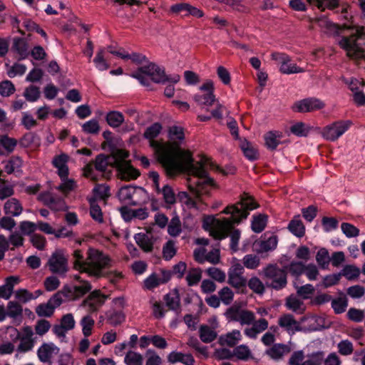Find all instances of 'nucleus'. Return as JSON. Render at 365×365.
I'll use <instances>...</instances> for the list:
<instances>
[{"mask_svg": "<svg viewBox=\"0 0 365 365\" xmlns=\"http://www.w3.org/2000/svg\"><path fill=\"white\" fill-rule=\"evenodd\" d=\"M79 285H66L61 292H58L53 295L48 302L53 306L55 309L59 307L63 302V297L68 300L76 299L91 289V284L86 281H80Z\"/></svg>", "mask_w": 365, "mask_h": 365, "instance_id": "5", "label": "nucleus"}, {"mask_svg": "<svg viewBox=\"0 0 365 365\" xmlns=\"http://www.w3.org/2000/svg\"><path fill=\"white\" fill-rule=\"evenodd\" d=\"M54 310L55 309L53 308V306L51 305L48 302L39 304L36 308V312L38 316L43 317H51L53 314Z\"/></svg>", "mask_w": 365, "mask_h": 365, "instance_id": "57", "label": "nucleus"}, {"mask_svg": "<svg viewBox=\"0 0 365 365\" xmlns=\"http://www.w3.org/2000/svg\"><path fill=\"white\" fill-rule=\"evenodd\" d=\"M214 91L213 82L207 80L199 87L200 92L194 95L193 99L199 105L211 106L216 101Z\"/></svg>", "mask_w": 365, "mask_h": 365, "instance_id": "12", "label": "nucleus"}, {"mask_svg": "<svg viewBox=\"0 0 365 365\" xmlns=\"http://www.w3.org/2000/svg\"><path fill=\"white\" fill-rule=\"evenodd\" d=\"M39 199L51 209L59 211L66 208V204L61 198H55L50 192L42 193Z\"/></svg>", "mask_w": 365, "mask_h": 365, "instance_id": "23", "label": "nucleus"}, {"mask_svg": "<svg viewBox=\"0 0 365 365\" xmlns=\"http://www.w3.org/2000/svg\"><path fill=\"white\" fill-rule=\"evenodd\" d=\"M324 351H317L306 354L303 350L294 351L289 359V365H322Z\"/></svg>", "mask_w": 365, "mask_h": 365, "instance_id": "8", "label": "nucleus"}, {"mask_svg": "<svg viewBox=\"0 0 365 365\" xmlns=\"http://www.w3.org/2000/svg\"><path fill=\"white\" fill-rule=\"evenodd\" d=\"M26 71V66L21 63H15L7 69V74L10 78L22 76Z\"/></svg>", "mask_w": 365, "mask_h": 365, "instance_id": "60", "label": "nucleus"}, {"mask_svg": "<svg viewBox=\"0 0 365 365\" xmlns=\"http://www.w3.org/2000/svg\"><path fill=\"white\" fill-rule=\"evenodd\" d=\"M162 130L161 124L155 123L149 126L144 133V137L150 140V145L151 146V142L155 141L153 139L156 138Z\"/></svg>", "mask_w": 365, "mask_h": 365, "instance_id": "48", "label": "nucleus"}, {"mask_svg": "<svg viewBox=\"0 0 365 365\" xmlns=\"http://www.w3.org/2000/svg\"><path fill=\"white\" fill-rule=\"evenodd\" d=\"M290 351L289 346L282 344H276L266 351L267 354L274 360L280 359L283 356Z\"/></svg>", "mask_w": 365, "mask_h": 365, "instance_id": "29", "label": "nucleus"}, {"mask_svg": "<svg viewBox=\"0 0 365 365\" xmlns=\"http://www.w3.org/2000/svg\"><path fill=\"white\" fill-rule=\"evenodd\" d=\"M168 232L170 235L177 237L181 232V223L178 217H174L168 226Z\"/></svg>", "mask_w": 365, "mask_h": 365, "instance_id": "53", "label": "nucleus"}, {"mask_svg": "<svg viewBox=\"0 0 365 365\" xmlns=\"http://www.w3.org/2000/svg\"><path fill=\"white\" fill-rule=\"evenodd\" d=\"M14 297L16 300L21 303H26L33 299L32 293L26 289H19L14 292Z\"/></svg>", "mask_w": 365, "mask_h": 365, "instance_id": "61", "label": "nucleus"}, {"mask_svg": "<svg viewBox=\"0 0 365 365\" xmlns=\"http://www.w3.org/2000/svg\"><path fill=\"white\" fill-rule=\"evenodd\" d=\"M88 201L90 203V215L92 219L98 223H103V217L101 207L96 203L94 199L89 198Z\"/></svg>", "mask_w": 365, "mask_h": 365, "instance_id": "40", "label": "nucleus"}, {"mask_svg": "<svg viewBox=\"0 0 365 365\" xmlns=\"http://www.w3.org/2000/svg\"><path fill=\"white\" fill-rule=\"evenodd\" d=\"M142 195H145V191L143 188L126 185L119 190L118 196L119 200L124 203L137 205L138 203V197Z\"/></svg>", "mask_w": 365, "mask_h": 365, "instance_id": "14", "label": "nucleus"}, {"mask_svg": "<svg viewBox=\"0 0 365 365\" xmlns=\"http://www.w3.org/2000/svg\"><path fill=\"white\" fill-rule=\"evenodd\" d=\"M112 259L106 254L98 250L90 248L88 250L86 267L84 272L89 276L98 277L101 276L103 269L112 265Z\"/></svg>", "mask_w": 365, "mask_h": 365, "instance_id": "6", "label": "nucleus"}, {"mask_svg": "<svg viewBox=\"0 0 365 365\" xmlns=\"http://www.w3.org/2000/svg\"><path fill=\"white\" fill-rule=\"evenodd\" d=\"M348 302L346 297H339L331 301V307L336 314L344 312L347 308Z\"/></svg>", "mask_w": 365, "mask_h": 365, "instance_id": "51", "label": "nucleus"}, {"mask_svg": "<svg viewBox=\"0 0 365 365\" xmlns=\"http://www.w3.org/2000/svg\"><path fill=\"white\" fill-rule=\"evenodd\" d=\"M73 257L75 258L74 268L81 272H84L86 267H87L86 259L83 260V255L82 252L79 250H75Z\"/></svg>", "mask_w": 365, "mask_h": 365, "instance_id": "55", "label": "nucleus"}, {"mask_svg": "<svg viewBox=\"0 0 365 365\" xmlns=\"http://www.w3.org/2000/svg\"><path fill=\"white\" fill-rule=\"evenodd\" d=\"M243 267L249 269H257L260 264V259L255 255H246L242 259Z\"/></svg>", "mask_w": 365, "mask_h": 365, "instance_id": "47", "label": "nucleus"}, {"mask_svg": "<svg viewBox=\"0 0 365 365\" xmlns=\"http://www.w3.org/2000/svg\"><path fill=\"white\" fill-rule=\"evenodd\" d=\"M124 362L126 365H143V356L138 352L130 351L126 354Z\"/></svg>", "mask_w": 365, "mask_h": 365, "instance_id": "49", "label": "nucleus"}, {"mask_svg": "<svg viewBox=\"0 0 365 365\" xmlns=\"http://www.w3.org/2000/svg\"><path fill=\"white\" fill-rule=\"evenodd\" d=\"M108 323L112 326H118L125 321V314L122 311L110 310L106 314Z\"/></svg>", "mask_w": 365, "mask_h": 365, "instance_id": "39", "label": "nucleus"}, {"mask_svg": "<svg viewBox=\"0 0 365 365\" xmlns=\"http://www.w3.org/2000/svg\"><path fill=\"white\" fill-rule=\"evenodd\" d=\"M249 288L256 294H262L264 291V285L257 277H252L247 282Z\"/></svg>", "mask_w": 365, "mask_h": 365, "instance_id": "46", "label": "nucleus"}, {"mask_svg": "<svg viewBox=\"0 0 365 365\" xmlns=\"http://www.w3.org/2000/svg\"><path fill=\"white\" fill-rule=\"evenodd\" d=\"M60 349L53 343H44L38 347L37 356L42 363H51V359L59 354Z\"/></svg>", "mask_w": 365, "mask_h": 365, "instance_id": "18", "label": "nucleus"}, {"mask_svg": "<svg viewBox=\"0 0 365 365\" xmlns=\"http://www.w3.org/2000/svg\"><path fill=\"white\" fill-rule=\"evenodd\" d=\"M267 224V216L264 215H258L253 217L252 221V230L256 232H261Z\"/></svg>", "mask_w": 365, "mask_h": 365, "instance_id": "44", "label": "nucleus"}, {"mask_svg": "<svg viewBox=\"0 0 365 365\" xmlns=\"http://www.w3.org/2000/svg\"><path fill=\"white\" fill-rule=\"evenodd\" d=\"M257 207L255 202L250 197L243 198L236 205L227 206L222 212L230 215V217L217 219L214 216L205 217L203 220L202 227L209 231L211 236L216 240H222L227 237L229 232L235 225L239 224L246 219L249 210Z\"/></svg>", "mask_w": 365, "mask_h": 365, "instance_id": "2", "label": "nucleus"}, {"mask_svg": "<svg viewBox=\"0 0 365 365\" xmlns=\"http://www.w3.org/2000/svg\"><path fill=\"white\" fill-rule=\"evenodd\" d=\"M262 274L267 279V285L274 289H281L287 284V274L285 271L275 265H267L262 270Z\"/></svg>", "mask_w": 365, "mask_h": 365, "instance_id": "7", "label": "nucleus"}, {"mask_svg": "<svg viewBox=\"0 0 365 365\" xmlns=\"http://www.w3.org/2000/svg\"><path fill=\"white\" fill-rule=\"evenodd\" d=\"M240 148L244 155L250 160H255L258 158L257 149L252 143L244 139L240 142Z\"/></svg>", "mask_w": 365, "mask_h": 365, "instance_id": "30", "label": "nucleus"}, {"mask_svg": "<svg viewBox=\"0 0 365 365\" xmlns=\"http://www.w3.org/2000/svg\"><path fill=\"white\" fill-rule=\"evenodd\" d=\"M79 324L81 327L83 336H90L92 334L95 326V320L90 314L83 316L80 320Z\"/></svg>", "mask_w": 365, "mask_h": 365, "instance_id": "34", "label": "nucleus"}, {"mask_svg": "<svg viewBox=\"0 0 365 365\" xmlns=\"http://www.w3.org/2000/svg\"><path fill=\"white\" fill-rule=\"evenodd\" d=\"M4 211L6 215H11L12 217H17L21 214L23 207L17 199L11 198L5 202L4 205Z\"/></svg>", "mask_w": 365, "mask_h": 365, "instance_id": "28", "label": "nucleus"}, {"mask_svg": "<svg viewBox=\"0 0 365 365\" xmlns=\"http://www.w3.org/2000/svg\"><path fill=\"white\" fill-rule=\"evenodd\" d=\"M83 132L88 134H96L100 130L98 120L91 119L82 125Z\"/></svg>", "mask_w": 365, "mask_h": 365, "instance_id": "56", "label": "nucleus"}, {"mask_svg": "<svg viewBox=\"0 0 365 365\" xmlns=\"http://www.w3.org/2000/svg\"><path fill=\"white\" fill-rule=\"evenodd\" d=\"M106 119L110 127L118 128L123 123L124 116L119 111L112 110L107 113Z\"/></svg>", "mask_w": 365, "mask_h": 365, "instance_id": "37", "label": "nucleus"}, {"mask_svg": "<svg viewBox=\"0 0 365 365\" xmlns=\"http://www.w3.org/2000/svg\"><path fill=\"white\" fill-rule=\"evenodd\" d=\"M242 339V334L239 330H232L225 334L221 335L219 342L222 346H234Z\"/></svg>", "mask_w": 365, "mask_h": 365, "instance_id": "26", "label": "nucleus"}, {"mask_svg": "<svg viewBox=\"0 0 365 365\" xmlns=\"http://www.w3.org/2000/svg\"><path fill=\"white\" fill-rule=\"evenodd\" d=\"M244 267L240 261L237 258H232L231 266L228 269V281L227 282L236 289L245 287L247 279L243 276Z\"/></svg>", "mask_w": 365, "mask_h": 365, "instance_id": "10", "label": "nucleus"}, {"mask_svg": "<svg viewBox=\"0 0 365 365\" xmlns=\"http://www.w3.org/2000/svg\"><path fill=\"white\" fill-rule=\"evenodd\" d=\"M278 324L289 334H293L296 331L302 330L299 323L297 322L291 314H284L279 317Z\"/></svg>", "mask_w": 365, "mask_h": 365, "instance_id": "22", "label": "nucleus"}, {"mask_svg": "<svg viewBox=\"0 0 365 365\" xmlns=\"http://www.w3.org/2000/svg\"><path fill=\"white\" fill-rule=\"evenodd\" d=\"M120 178L125 180L136 179L139 172L135 169L128 161L118 162L117 165Z\"/></svg>", "mask_w": 365, "mask_h": 365, "instance_id": "21", "label": "nucleus"}, {"mask_svg": "<svg viewBox=\"0 0 365 365\" xmlns=\"http://www.w3.org/2000/svg\"><path fill=\"white\" fill-rule=\"evenodd\" d=\"M351 124L349 120L336 121L324 128L322 135L328 140L334 141L346 132Z\"/></svg>", "mask_w": 365, "mask_h": 365, "instance_id": "13", "label": "nucleus"}, {"mask_svg": "<svg viewBox=\"0 0 365 365\" xmlns=\"http://www.w3.org/2000/svg\"><path fill=\"white\" fill-rule=\"evenodd\" d=\"M207 274L215 279L217 282H224L226 279V274L225 272L222 271L221 269L217 268V267H210L207 269Z\"/></svg>", "mask_w": 365, "mask_h": 365, "instance_id": "62", "label": "nucleus"}, {"mask_svg": "<svg viewBox=\"0 0 365 365\" xmlns=\"http://www.w3.org/2000/svg\"><path fill=\"white\" fill-rule=\"evenodd\" d=\"M219 297L225 305L230 304L234 298V292L228 287H225L218 292Z\"/></svg>", "mask_w": 365, "mask_h": 365, "instance_id": "54", "label": "nucleus"}, {"mask_svg": "<svg viewBox=\"0 0 365 365\" xmlns=\"http://www.w3.org/2000/svg\"><path fill=\"white\" fill-rule=\"evenodd\" d=\"M158 193L162 195L164 202L168 207L176 201V197L173 189L169 185H165L162 188L156 190Z\"/></svg>", "mask_w": 365, "mask_h": 365, "instance_id": "33", "label": "nucleus"}, {"mask_svg": "<svg viewBox=\"0 0 365 365\" xmlns=\"http://www.w3.org/2000/svg\"><path fill=\"white\" fill-rule=\"evenodd\" d=\"M278 240L276 235H270L267 236L266 234L259 240L253 244V250L262 254L274 250L277 247Z\"/></svg>", "mask_w": 365, "mask_h": 365, "instance_id": "17", "label": "nucleus"}, {"mask_svg": "<svg viewBox=\"0 0 365 365\" xmlns=\"http://www.w3.org/2000/svg\"><path fill=\"white\" fill-rule=\"evenodd\" d=\"M336 346L339 353L342 356H349L354 351L353 344L348 339L341 340Z\"/></svg>", "mask_w": 365, "mask_h": 365, "instance_id": "50", "label": "nucleus"}, {"mask_svg": "<svg viewBox=\"0 0 365 365\" xmlns=\"http://www.w3.org/2000/svg\"><path fill=\"white\" fill-rule=\"evenodd\" d=\"M19 228L23 235H30L37 230V223L22 221L20 222Z\"/></svg>", "mask_w": 365, "mask_h": 365, "instance_id": "64", "label": "nucleus"}, {"mask_svg": "<svg viewBox=\"0 0 365 365\" xmlns=\"http://www.w3.org/2000/svg\"><path fill=\"white\" fill-rule=\"evenodd\" d=\"M227 316L241 324H251L255 319V314L246 310L234 311L230 309L227 311Z\"/></svg>", "mask_w": 365, "mask_h": 365, "instance_id": "20", "label": "nucleus"}, {"mask_svg": "<svg viewBox=\"0 0 365 365\" xmlns=\"http://www.w3.org/2000/svg\"><path fill=\"white\" fill-rule=\"evenodd\" d=\"M202 278V269L200 268H192L187 272L186 281L189 286L196 285Z\"/></svg>", "mask_w": 365, "mask_h": 365, "instance_id": "43", "label": "nucleus"}, {"mask_svg": "<svg viewBox=\"0 0 365 365\" xmlns=\"http://www.w3.org/2000/svg\"><path fill=\"white\" fill-rule=\"evenodd\" d=\"M141 85L148 87L150 82L165 84L166 82L177 83L180 81L179 75L167 76L163 68L155 63H150L140 67L137 71L131 74Z\"/></svg>", "mask_w": 365, "mask_h": 365, "instance_id": "3", "label": "nucleus"}, {"mask_svg": "<svg viewBox=\"0 0 365 365\" xmlns=\"http://www.w3.org/2000/svg\"><path fill=\"white\" fill-rule=\"evenodd\" d=\"M11 51L16 53L19 59H24L29 55V46L25 39L15 38L13 41Z\"/></svg>", "mask_w": 365, "mask_h": 365, "instance_id": "25", "label": "nucleus"}, {"mask_svg": "<svg viewBox=\"0 0 365 365\" xmlns=\"http://www.w3.org/2000/svg\"><path fill=\"white\" fill-rule=\"evenodd\" d=\"M288 228L289 231L298 237L304 236L305 233V227L300 220L299 216L294 217L289 222Z\"/></svg>", "mask_w": 365, "mask_h": 365, "instance_id": "35", "label": "nucleus"}, {"mask_svg": "<svg viewBox=\"0 0 365 365\" xmlns=\"http://www.w3.org/2000/svg\"><path fill=\"white\" fill-rule=\"evenodd\" d=\"M49 270L61 276H63L68 270V257L64 250H56L49 257L48 262Z\"/></svg>", "mask_w": 365, "mask_h": 365, "instance_id": "9", "label": "nucleus"}, {"mask_svg": "<svg viewBox=\"0 0 365 365\" xmlns=\"http://www.w3.org/2000/svg\"><path fill=\"white\" fill-rule=\"evenodd\" d=\"M233 356L240 360L247 361L252 356V352L247 345L242 344L234 349Z\"/></svg>", "mask_w": 365, "mask_h": 365, "instance_id": "42", "label": "nucleus"}, {"mask_svg": "<svg viewBox=\"0 0 365 365\" xmlns=\"http://www.w3.org/2000/svg\"><path fill=\"white\" fill-rule=\"evenodd\" d=\"M61 180L62 183L58 187V189L63 194H68L76 188V182L71 179H68L67 176L66 178H61Z\"/></svg>", "mask_w": 365, "mask_h": 365, "instance_id": "59", "label": "nucleus"}, {"mask_svg": "<svg viewBox=\"0 0 365 365\" xmlns=\"http://www.w3.org/2000/svg\"><path fill=\"white\" fill-rule=\"evenodd\" d=\"M219 324L216 317H212L208 320V324H202L199 329V335L202 341L210 343L213 341L217 336L216 329Z\"/></svg>", "mask_w": 365, "mask_h": 365, "instance_id": "15", "label": "nucleus"}, {"mask_svg": "<svg viewBox=\"0 0 365 365\" xmlns=\"http://www.w3.org/2000/svg\"><path fill=\"white\" fill-rule=\"evenodd\" d=\"M168 360L172 364L181 362L185 365H194L195 362L193 356L191 354L176 351H173L168 354Z\"/></svg>", "mask_w": 365, "mask_h": 365, "instance_id": "27", "label": "nucleus"}, {"mask_svg": "<svg viewBox=\"0 0 365 365\" xmlns=\"http://www.w3.org/2000/svg\"><path fill=\"white\" fill-rule=\"evenodd\" d=\"M34 332L30 327H25L23 329V334L20 337V344L17 348L18 352L25 353L31 351L34 346L33 339Z\"/></svg>", "mask_w": 365, "mask_h": 365, "instance_id": "19", "label": "nucleus"}, {"mask_svg": "<svg viewBox=\"0 0 365 365\" xmlns=\"http://www.w3.org/2000/svg\"><path fill=\"white\" fill-rule=\"evenodd\" d=\"M251 327L245 329V334L250 339H256L259 334L266 330L268 327V322L265 319H260L253 322Z\"/></svg>", "mask_w": 365, "mask_h": 365, "instance_id": "24", "label": "nucleus"}, {"mask_svg": "<svg viewBox=\"0 0 365 365\" xmlns=\"http://www.w3.org/2000/svg\"><path fill=\"white\" fill-rule=\"evenodd\" d=\"M106 49L101 48L96 53L95 58H93V63L96 68L100 71H106L109 68V64L105 58Z\"/></svg>", "mask_w": 365, "mask_h": 365, "instance_id": "36", "label": "nucleus"}, {"mask_svg": "<svg viewBox=\"0 0 365 365\" xmlns=\"http://www.w3.org/2000/svg\"><path fill=\"white\" fill-rule=\"evenodd\" d=\"M286 306L289 310L299 314L302 313L305 309L303 301L295 295H291L287 299Z\"/></svg>", "mask_w": 365, "mask_h": 365, "instance_id": "32", "label": "nucleus"}, {"mask_svg": "<svg viewBox=\"0 0 365 365\" xmlns=\"http://www.w3.org/2000/svg\"><path fill=\"white\" fill-rule=\"evenodd\" d=\"M106 297L99 292L96 291L92 292L89 298L86 301V303L93 309H96L104 303Z\"/></svg>", "mask_w": 365, "mask_h": 365, "instance_id": "41", "label": "nucleus"}, {"mask_svg": "<svg viewBox=\"0 0 365 365\" xmlns=\"http://www.w3.org/2000/svg\"><path fill=\"white\" fill-rule=\"evenodd\" d=\"M324 103L319 99L314 98H305L297 101L292 106V110L296 112H312L324 108Z\"/></svg>", "mask_w": 365, "mask_h": 365, "instance_id": "16", "label": "nucleus"}, {"mask_svg": "<svg viewBox=\"0 0 365 365\" xmlns=\"http://www.w3.org/2000/svg\"><path fill=\"white\" fill-rule=\"evenodd\" d=\"M22 160L19 157H14L5 162L4 170L6 173L11 174L21 168Z\"/></svg>", "mask_w": 365, "mask_h": 365, "instance_id": "52", "label": "nucleus"}, {"mask_svg": "<svg viewBox=\"0 0 365 365\" xmlns=\"http://www.w3.org/2000/svg\"><path fill=\"white\" fill-rule=\"evenodd\" d=\"M341 229L342 232L349 238L356 237L359 234V230L350 223L343 222L341 225Z\"/></svg>", "mask_w": 365, "mask_h": 365, "instance_id": "63", "label": "nucleus"}, {"mask_svg": "<svg viewBox=\"0 0 365 365\" xmlns=\"http://www.w3.org/2000/svg\"><path fill=\"white\" fill-rule=\"evenodd\" d=\"M168 137L167 143L151 142V147L159 163L169 175L187 173L190 176L188 178V187L197 197L207 194L214 186L212 179L207 173L208 168H212V162L202 158L200 161L193 163L191 153L181 148L185 140L184 129L181 126H170Z\"/></svg>", "mask_w": 365, "mask_h": 365, "instance_id": "1", "label": "nucleus"}, {"mask_svg": "<svg viewBox=\"0 0 365 365\" xmlns=\"http://www.w3.org/2000/svg\"><path fill=\"white\" fill-rule=\"evenodd\" d=\"M67 160L68 156L64 154H61L56 157L53 160V163L54 166L57 168L58 173L61 178H63L68 176V169L66 165Z\"/></svg>", "mask_w": 365, "mask_h": 365, "instance_id": "31", "label": "nucleus"}, {"mask_svg": "<svg viewBox=\"0 0 365 365\" xmlns=\"http://www.w3.org/2000/svg\"><path fill=\"white\" fill-rule=\"evenodd\" d=\"M6 312L9 317L17 319L22 315V307L17 302L10 301L7 304Z\"/></svg>", "mask_w": 365, "mask_h": 365, "instance_id": "45", "label": "nucleus"}, {"mask_svg": "<svg viewBox=\"0 0 365 365\" xmlns=\"http://www.w3.org/2000/svg\"><path fill=\"white\" fill-rule=\"evenodd\" d=\"M282 134L279 132L270 131L264 135L266 146L271 150H274L280 143Z\"/></svg>", "mask_w": 365, "mask_h": 365, "instance_id": "38", "label": "nucleus"}, {"mask_svg": "<svg viewBox=\"0 0 365 365\" xmlns=\"http://www.w3.org/2000/svg\"><path fill=\"white\" fill-rule=\"evenodd\" d=\"M339 44L349 57L365 59V28L356 29V35L342 37Z\"/></svg>", "mask_w": 365, "mask_h": 365, "instance_id": "4", "label": "nucleus"}, {"mask_svg": "<svg viewBox=\"0 0 365 365\" xmlns=\"http://www.w3.org/2000/svg\"><path fill=\"white\" fill-rule=\"evenodd\" d=\"M272 59L276 62L279 66V71L283 74L289 75L304 72V69L293 63L290 57L286 53H272Z\"/></svg>", "mask_w": 365, "mask_h": 365, "instance_id": "11", "label": "nucleus"}, {"mask_svg": "<svg viewBox=\"0 0 365 365\" xmlns=\"http://www.w3.org/2000/svg\"><path fill=\"white\" fill-rule=\"evenodd\" d=\"M94 197H92L95 201L98 199L103 200L108 196L109 188L104 184L97 185L93 188Z\"/></svg>", "mask_w": 365, "mask_h": 365, "instance_id": "58", "label": "nucleus"}]
</instances>
